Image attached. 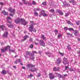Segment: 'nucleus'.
Masks as SVG:
<instances>
[{
	"mask_svg": "<svg viewBox=\"0 0 80 80\" xmlns=\"http://www.w3.org/2000/svg\"><path fill=\"white\" fill-rule=\"evenodd\" d=\"M39 43L41 46H42L43 47H45V42H44V41L43 40H39Z\"/></svg>",
	"mask_w": 80,
	"mask_h": 80,
	"instance_id": "obj_5",
	"label": "nucleus"
},
{
	"mask_svg": "<svg viewBox=\"0 0 80 80\" xmlns=\"http://www.w3.org/2000/svg\"><path fill=\"white\" fill-rule=\"evenodd\" d=\"M59 53L60 55H62V56H63V54L62 53H61L60 52H59Z\"/></svg>",
	"mask_w": 80,
	"mask_h": 80,
	"instance_id": "obj_48",
	"label": "nucleus"
},
{
	"mask_svg": "<svg viewBox=\"0 0 80 80\" xmlns=\"http://www.w3.org/2000/svg\"><path fill=\"white\" fill-rule=\"evenodd\" d=\"M2 13H3L5 15H8V12H5V10L2 11Z\"/></svg>",
	"mask_w": 80,
	"mask_h": 80,
	"instance_id": "obj_20",
	"label": "nucleus"
},
{
	"mask_svg": "<svg viewBox=\"0 0 80 80\" xmlns=\"http://www.w3.org/2000/svg\"><path fill=\"white\" fill-rule=\"evenodd\" d=\"M14 63H15V64H17V63H18L17 62V61H15Z\"/></svg>",
	"mask_w": 80,
	"mask_h": 80,
	"instance_id": "obj_61",
	"label": "nucleus"
},
{
	"mask_svg": "<svg viewBox=\"0 0 80 80\" xmlns=\"http://www.w3.org/2000/svg\"><path fill=\"white\" fill-rule=\"evenodd\" d=\"M49 12L52 13H55V10H54V9H51L49 11Z\"/></svg>",
	"mask_w": 80,
	"mask_h": 80,
	"instance_id": "obj_22",
	"label": "nucleus"
},
{
	"mask_svg": "<svg viewBox=\"0 0 80 80\" xmlns=\"http://www.w3.org/2000/svg\"><path fill=\"white\" fill-rule=\"evenodd\" d=\"M67 48L68 50H71L72 48H71V45L68 44L67 47Z\"/></svg>",
	"mask_w": 80,
	"mask_h": 80,
	"instance_id": "obj_19",
	"label": "nucleus"
},
{
	"mask_svg": "<svg viewBox=\"0 0 80 80\" xmlns=\"http://www.w3.org/2000/svg\"><path fill=\"white\" fill-rule=\"evenodd\" d=\"M8 35V32H7L5 33H4L3 35H2L3 37L4 38H7Z\"/></svg>",
	"mask_w": 80,
	"mask_h": 80,
	"instance_id": "obj_11",
	"label": "nucleus"
},
{
	"mask_svg": "<svg viewBox=\"0 0 80 80\" xmlns=\"http://www.w3.org/2000/svg\"><path fill=\"white\" fill-rule=\"evenodd\" d=\"M54 32H55V33H58V30H57L55 29L54 31Z\"/></svg>",
	"mask_w": 80,
	"mask_h": 80,
	"instance_id": "obj_53",
	"label": "nucleus"
},
{
	"mask_svg": "<svg viewBox=\"0 0 80 80\" xmlns=\"http://www.w3.org/2000/svg\"><path fill=\"white\" fill-rule=\"evenodd\" d=\"M26 53L27 55H29V56H30V52L26 51Z\"/></svg>",
	"mask_w": 80,
	"mask_h": 80,
	"instance_id": "obj_24",
	"label": "nucleus"
},
{
	"mask_svg": "<svg viewBox=\"0 0 80 80\" xmlns=\"http://www.w3.org/2000/svg\"><path fill=\"white\" fill-rule=\"evenodd\" d=\"M53 71H58V69H57V68L54 67L53 68Z\"/></svg>",
	"mask_w": 80,
	"mask_h": 80,
	"instance_id": "obj_25",
	"label": "nucleus"
},
{
	"mask_svg": "<svg viewBox=\"0 0 80 80\" xmlns=\"http://www.w3.org/2000/svg\"><path fill=\"white\" fill-rule=\"evenodd\" d=\"M66 22H67V23H68V24H69L70 25H72V22H70V21H68L67 20H66Z\"/></svg>",
	"mask_w": 80,
	"mask_h": 80,
	"instance_id": "obj_23",
	"label": "nucleus"
},
{
	"mask_svg": "<svg viewBox=\"0 0 80 80\" xmlns=\"http://www.w3.org/2000/svg\"><path fill=\"white\" fill-rule=\"evenodd\" d=\"M49 78L50 79H54L55 77V75H53L52 73H50L49 74Z\"/></svg>",
	"mask_w": 80,
	"mask_h": 80,
	"instance_id": "obj_7",
	"label": "nucleus"
},
{
	"mask_svg": "<svg viewBox=\"0 0 80 80\" xmlns=\"http://www.w3.org/2000/svg\"><path fill=\"white\" fill-rule=\"evenodd\" d=\"M35 45H38V43L36 42H35Z\"/></svg>",
	"mask_w": 80,
	"mask_h": 80,
	"instance_id": "obj_58",
	"label": "nucleus"
},
{
	"mask_svg": "<svg viewBox=\"0 0 80 80\" xmlns=\"http://www.w3.org/2000/svg\"><path fill=\"white\" fill-rule=\"evenodd\" d=\"M15 9H12L11 11H10L12 13H15Z\"/></svg>",
	"mask_w": 80,
	"mask_h": 80,
	"instance_id": "obj_34",
	"label": "nucleus"
},
{
	"mask_svg": "<svg viewBox=\"0 0 80 80\" xmlns=\"http://www.w3.org/2000/svg\"><path fill=\"white\" fill-rule=\"evenodd\" d=\"M63 5H63L64 7H66L67 6V4H64V2H63Z\"/></svg>",
	"mask_w": 80,
	"mask_h": 80,
	"instance_id": "obj_63",
	"label": "nucleus"
},
{
	"mask_svg": "<svg viewBox=\"0 0 80 80\" xmlns=\"http://www.w3.org/2000/svg\"><path fill=\"white\" fill-rule=\"evenodd\" d=\"M45 54L46 55H51V53H50L49 52H46L45 53Z\"/></svg>",
	"mask_w": 80,
	"mask_h": 80,
	"instance_id": "obj_40",
	"label": "nucleus"
},
{
	"mask_svg": "<svg viewBox=\"0 0 80 80\" xmlns=\"http://www.w3.org/2000/svg\"><path fill=\"white\" fill-rule=\"evenodd\" d=\"M64 5H65V4H67V6H68V7H70V4L68 3L67 2H64Z\"/></svg>",
	"mask_w": 80,
	"mask_h": 80,
	"instance_id": "obj_31",
	"label": "nucleus"
},
{
	"mask_svg": "<svg viewBox=\"0 0 80 80\" xmlns=\"http://www.w3.org/2000/svg\"><path fill=\"white\" fill-rule=\"evenodd\" d=\"M15 22L16 23H18L20 22V18H17L15 20Z\"/></svg>",
	"mask_w": 80,
	"mask_h": 80,
	"instance_id": "obj_12",
	"label": "nucleus"
},
{
	"mask_svg": "<svg viewBox=\"0 0 80 80\" xmlns=\"http://www.w3.org/2000/svg\"><path fill=\"white\" fill-rule=\"evenodd\" d=\"M42 4L43 5H46V2H44L42 3Z\"/></svg>",
	"mask_w": 80,
	"mask_h": 80,
	"instance_id": "obj_49",
	"label": "nucleus"
},
{
	"mask_svg": "<svg viewBox=\"0 0 80 80\" xmlns=\"http://www.w3.org/2000/svg\"><path fill=\"white\" fill-rule=\"evenodd\" d=\"M62 59L61 58H58L56 61V63L57 64H60L62 62Z\"/></svg>",
	"mask_w": 80,
	"mask_h": 80,
	"instance_id": "obj_8",
	"label": "nucleus"
},
{
	"mask_svg": "<svg viewBox=\"0 0 80 80\" xmlns=\"http://www.w3.org/2000/svg\"><path fill=\"white\" fill-rule=\"evenodd\" d=\"M41 76V74L40 73H38V75H37V77H40Z\"/></svg>",
	"mask_w": 80,
	"mask_h": 80,
	"instance_id": "obj_55",
	"label": "nucleus"
},
{
	"mask_svg": "<svg viewBox=\"0 0 80 80\" xmlns=\"http://www.w3.org/2000/svg\"><path fill=\"white\" fill-rule=\"evenodd\" d=\"M8 49L7 47H5L1 49V50L2 52H5L6 50Z\"/></svg>",
	"mask_w": 80,
	"mask_h": 80,
	"instance_id": "obj_9",
	"label": "nucleus"
},
{
	"mask_svg": "<svg viewBox=\"0 0 80 80\" xmlns=\"http://www.w3.org/2000/svg\"><path fill=\"white\" fill-rule=\"evenodd\" d=\"M27 4H28V5H32V4L30 3V2H27Z\"/></svg>",
	"mask_w": 80,
	"mask_h": 80,
	"instance_id": "obj_52",
	"label": "nucleus"
},
{
	"mask_svg": "<svg viewBox=\"0 0 80 80\" xmlns=\"http://www.w3.org/2000/svg\"><path fill=\"white\" fill-rule=\"evenodd\" d=\"M67 68H69L68 66H67L65 67V70H67Z\"/></svg>",
	"mask_w": 80,
	"mask_h": 80,
	"instance_id": "obj_50",
	"label": "nucleus"
},
{
	"mask_svg": "<svg viewBox=\"0 0 80 80\" xmlns=\"http://www.w3.org/2000/svg\"><path fill=\"white\" fill-rule=\"evenodd\" d=\"M64 30L65 31H66L68 30V28L67 27H65L64 28Z\"/></svg>",
	"mask_w": 80,
	"mask_h": 80,
	"instance_id": "obj_39",
	"label": "nucleus"
},
{
	"mask_svg": "<svg viewBox=\"0 0 80 80\" xmlns=\"http://www.w3.org/2000/svg\"><path fill=\"white\" fill-rule=\"evenodd\" d=\"M77 39L78 41H80V39L79 38H77Z\"/></svg>",
	"mask_w": 80,
	"mask_h": 80,
	"instance_id": "obj_62",
	"label": "nucleus"
},
{
	"mask_svg": "<svg viewBox=\"0 0 80 80\" xmlns=\"http://www.w3.org/2000/svg\"><path fill=\"white\" fill-rule=\"evenodd\" d=\"M8 27H10V28H12L13 26V25L12 24H11L10 25H8Z\"/></svg>",
	"mask_w": 80,
	"mask_h": 80,
	"instance_id": "obj_37",
	"label": "nucleus"
},
{
	"mask_svg": "<svg viewBox=\"0 0 80 80\" xmlns=\"http://www.w3.org/2000/svg\"><path fill=\"white\" fill-rule=\"evenodd\" d=\"M68 15H69L68 14V13H66V15H65V17H67Z\"/></svg>",
	"mask_w": 80,
	"mask_h": 80,
	"instance_id": "obj_54",
	"label": "nucleus"
},
{
	"mask_svg": "<svg viewBox=\"0 0 80 80\" xmlns=\"http://www.w3.org/2000/svg\"><path fill=\"white\" fill-rule=\"evenodd\" d=\"M58 77L59 78H62V76L60 74H59V75L58 76Z\"/></svg>",
	"mask_w": 80,
	"mask_h": 80,
	"instance_id": "obj_43",
	"label": "nucleus"
},
{
	"mask_svg": "<svg viewBox=\"0 0 80 80\" xmlns=\"http://www.w3.org/2000/svg\"><path fill=\"white\" fill-rule=\"evenodd\" d=\"M7 47H8L9 48V52H11V51H13L12 50H11V49H10V46H7Z\"/></svg>",
	"mask_w": 80,
	"mask_h": 80,
	"instance_id": "obj_42",
	"label": "nucleus"
},
{
	"mask_svg": "<svg viewBox=\"0 0 80 80\" xmlns=\"http://www.w3.org/2000/svg\"><path fill=\"white\" fill-rule=\"evenodd\" d=\"M35 53L37 54L38 53L36 51H32V53L31 54V56L30 58V59L31 60H33L35 58V57H33L35 55Z\"/></svg>",
	"mask_w": 80,
	"mask_h": 80,
	"instance_id": "obj_3",
	"label": "nucleus"
},
{
	"mask_svg": "<svg viewBox=\"0 0 80 80\" xmlns=\"http://www.w3.org/2000/svg\"><path fill=\"white\" fill-rule=\"evenodd\" d=\"M76 23L77 25H79L80 24V21H76Z\"/></svg>",
	"mask_w": 80,
	"mask_h": 80,
	"instance_id": "obj_32",
	"label": "nucleus"
},
{
	"mask_svg": "<svg viewBox=\"0 0 80 80\" xmlns=\"http://www.w3.org/2000/svg\"><path fill=\"white\" fill-rule=\"evenodd\" d=\"M32 32H37V30H36L35 28H33V29L32 30Z\"/></svg>",
	"mask_w": 80,
	"mask_h": 80,
	"instance_id": "obj_44",
	"label": "nucleus"
},
{
	"mask_svg": "<svg viewBox=\"0 0 80 80\" xmlns=\"http://www.w3.org/2000/svg\"><path fill=\"white\" fill-rule=\"evenodd\" d=\"M12 8H9V12H10L11 11H12Z\"/></svg>",
	"mask_w": 80,
	"mask_h": 80,
	"instance_id": "obj_51",
	"label": "nucleus"
},
{
	"mask_svg": "<svg viewBox=\"0 0 80 80\" xmlns=\"http://www.w3.org/2000/svg\"><path fill=\"white\" fill-rule=\"evenodd\" d=\"M33 75L32 73H30V75L28 76V78H32Z\"/></svg>",
	"mask_w": 80,
	"mask_h": 80,
	"instance_id": "obj_26",
	"label": "nucleus"
},
{
	"mask_svg": "<svg viewBox=\"0 0 80 80\" xmlns=\"http://www.w3.org/2000/svg\"><path fill=\"white\" fill-rule=\"evenodd\" d=\"M55 75H56V76H57V77H58V76L60 74H58V73L57 72H55Z\"/></svg>",
	"mask_w": 80,
	"mask_h": 80,
	"instance_id": "obj_47",
	"label": "nucleus"
},
{
	"mask_svg": "<svg viewBox=\"0 0 80 80\" xmlns=\"http://www.w3.org/2000/svg\"><path fill=\"white\" fill-rule=\"evenodd\" d=\"M22 24L25 26L27 24V22L26 21H25L24 22H23V23H22Z\"/></svg>",
	"mask_w": 80,
	"mask_h": 80,
	"instance_id": "obj_29",
	"label": "nucleus"
},
{
	"mask_svg": "<svg viewBox=\"0 0 80 80\" xmlns=\"http://www.w3.org/2000/svg\"><path fill=\"white\" fill-rule=\"evenodd\" d=\"M19 5H23V3H22L21 2H19Z\"/></svg>",
	"mask_w": 80,
	"mask_h": 80,
	"instance_id": "obj_57",
	"label": "nucleus"
},
{
	"mask_svg": "<svg viewBox=\"0 0 80 80\" xmlns=\"http://www.w3.org/2000/svg\"><path fill=\"white\" fill-rule=\"evenodd\" d=\"M69 2L70 3H72L73 5H74L76 4V2H75V0H71V1H70V0H69Z\"/></svg>",
	"mask_w": 80,
	"mask_h": 80,
	"instance_id": "obj_14",
	"label": "nucleus"
},
{
	"mask_svg": "<svg viewBox=\"0 0 80 80\" xmlns=\"http://www.w3.org/2000/svg\"><path fill=\"white\" fill-rule=\"evenodd\" d=\"M10 15L11 17H13V14H10Z\"/></svg>",
	"mask_w": 80,
	"mask_h": 80,
	"instance_id": "obj_64",
	"label": "nucleus"
},
{
	"mask_svg": "<svg viewBox=\"0 0 80 80\" xmlns=\"http://www.w3.org/2000/svg\"><path fill=\"white\" fill-rule=\"evenodd\" d=\"M1 73L3 75H6L7 74V71H5V70H3L1 72Z\"/></svg>",
	"mask_w": 80,
	"mask_h": 80,
	"instance_id": "obj_15",
	"label": "nucleus"
},
{
	"mask_svg": "<svg viewBox=\"0 0 80 80\" xmlns=\"http://www.w3.org/2000/svg\"><path fill=\"white\" fill-rule=\"evenodd\" d=\"M24 39H22V42H23L25 41V40H26L28 38H29V36H28V35H26L25 36H24Z\"/></svg>",
	"mask_w": 80,
	"mask_h": 80,
	"instance_id": "obj_10",
	"label": "nucleus"
},
{
	"mask_svg": "<svg viewBox=\"0 0 80 80\" xmlns=\"http://www.w3.org/2000/svg\"><path fill=\"white\" fill-rule=\"evenodd\" d=\"M38 70V69L37 68H34L32 69H31L30 71L32 72H34L35 71H37Z\"/></svg>",
	"mask_w": 80,
	"mask_h": 80,
	"instance_id": "obj_13",
	"label": "nucleus"
},
{
	"mask_svg": "<svg viewBox=\"0 0 80 80\" xmlns=\"http://www.w3.org/2000/svg\"><path fill=\"white\" fill-rule=\"evenodd\" d=\"M34 14L35 15V16L37 17V16L38 15V13L37 12H34Z\"/></svg>",
	"mask_w": 80,
	"mask_h": 80,
	"instance_id": "obj_36",
	"label": "nucleus"
},
{
	"mask_svg": "<svg viewBox=\"0 0 80 80\" xmlns=\"http://www.w3.org/2000/svg\"><path fill=\"white\" fill-rule=\"evenodd\" d=\"M0 28H2V30H3L4 28H5V26L4 25L0 26Z\"/></svg>",
	"mask_w": 80,
	"mask_h": 80,
	"instance_id": "obj_27",
	"label": "nucleus"
},
{
	"mask_svg": "<svg viewBox=\"0 0 80 80\" xmlns=\"http://www.w3.org/2000/svg\"><path fill=\"white\" fill-rule=\"evenodd\" d=\"M58 13H59V14L60 15H63V13L62 12V11H60V10H58L57 11Z\"/></svg>",
	"mask_w": 80,
	"mask_h": 80,
	"instance_id": "obj_18",
	"label": "nucleus"
},
{
	"mask_svg": "<svg viewBox=\"0 0 80 80\" xmlns=\"http://www.w3.org/2000/svg\"><path fill=\"white\" fill-rule=\"evenodd\" d=\"M29 48H33V45L32 44H30L29 46Z\"/></svg>",
	"mask_w": 80,
	"mask_h": 80,
	"instance_id": "obj_33",
	"label": "nucleus"
},
{
	"mask_svg": "<svg viewBox=\"0 0 80 80\" xmlns=\"http://www.w3.org/2000/svg\"><path fill=\"white\" fill-rule=\"evenodd\" d=\"M73 31H74L73 33H74L75 35L77 36V34L78 33V31L77 30H75Z\"/></svg>",
	"mask_w": 80,
	"mask_h": 80,
	"instance_id": "obj_21",
	"label": "nucleus"
},
{
	"mask_svg": "<svg viewBox=\"0 0 80 80\" xmlns=\"http://www.w3.org/2000/svg\"><path fill=\"white\" fill-rule=\"evenodd\" d=\"M66 35L68 36H70V35H71V34H70V33H68V32H67L66 33Z\"/></svg>",
	"mask_w": 80,
	"mask_h": 80,
	"instance_id": "obj_46",
	"label": "nucleus"
},
{
	"mask_svg": "<svg viewBox=\"0 0 80 80\" xmlns=\"http://www.w3.org/2000/svg\"><path fill=\"white\" fill-rule=\"evenodd\" d=\"M7 21H8V23H12L11 22H10L9 21V20H12V18H11L10 17H7Z\"/></svg>",
	"mask_w": 80,
	"mask_h": 80,
	"instance_id": "obj_16",
	"label": "nucleus"
},
{
	"mask_svg": "<svg viewBox=\"0 0 80 80\" xmlns=\"http://www.w3.org/2000/svg\"><path fill=\"white\" fill-rule=\"evenodd\" d=\"M0 5H3V2H1L0 3Z\"/></svg>",
	"mask_w": 80,
	"mask_h": 80,
	"instance_id": "obj_60",
	"label": "nucleus"
},
{
	"mask_svg": "<svg viewBox=\"0 0 80 80\" xmlns=\"http://www.w3.org/2000/svg\"><path fill=\"white\" fill-rule=\"evenodd\" d=\"M18 62H20V59H16V61H18Z\"/></svg>",
	"mask_w": 80,
	"mask_h": 80,
	"instance_id": "obj_56",
	"label": "nucleus"
},
{
	"mask_svg": "<svg viewBox=\"0 0 80 80\" xmlns=\"http://www.w3.org/2000/svg\"><path fill=\"white\" fill-rule=\"evenodd\" d=\"M26 66L27 67V68L30 69V67L31 68H34L35 67V65H34L32 64H28Z\"/></svg>",
	"mask_w": 80,
	"mask_h": 80,
	"instance_id": "obj_4",
	"label": "nucleus"
},
{
	"mask_svg": "<svg viewBox=\"0 0 80 80\" xmlns=\"http://www.w3.org/2000/svg\"><path fill=\"white\" fill-rule=\"evenodd\" d=\"M30 23H31V25H29V27L28 28V30L29 32H33V29L34 28L33 24H34V23L33 22V21H31Z\"/></svg>",
	"mask_w": 80,
	"mask_h": 80,
	"instance_id": "obj_1",
	"label": "nucleus"
},
{
	"mask_svg": "<svg viewBox=\"0 0 80 80\" xmlns=\"http://www.w3.org/2000/svg\"><path fill=\"white\" fill-rule=\"evenodd\" d=\"M23 2V3L25 4V5H27V2H26V0H22Z\"/></svg>",
	"mask_w": 80,
	"mask_h": 80,
	"instance_id": "obj_30",
	"label": "nucleus"
},
{
	"mask_svg": "<svg viewBox=\"0 0 80 80\" xmlns=\"http://www.w3.org/2000/svg\"><path fill=\"white\" fill-rule=\"evenodd\" d=\"M63 60L64 61L63 62V63L65 65H66L67 64H69V62H68V60L67 59V58H64Z\"/></svg>",
	"mask_w": 80,
	"mask_h": 80,
	"instance_id": "obj_6",
	"label": "nucleus"
},
{
	"mask_svg": "<svg viewBox=\"0 0 80 80\" xmlns=\"http://www.w3.org/2000/svg\"><path fill=\"white\" fill-rule=\"evenodd\" d=\"M68 30L69 31H74L73 28H69Z\"/></svg>",
	"mask_w": 80,
	"mask_h": 80,
	"instance_id": "obj_35",
	"label": "nucleus"
},
{
	"mask_svg": "<svg viewBox=\"0 0 80 80\" xmlns=\"http://www.w3.org/2000/svg\"><path fill=\"white\" fill-rule=\"evenodd\" d=\"M42 15L43 17H47V16H48V15L45 13V11L44 10H42L41 11V12L39 13V17H41Z\"/></svg>",
	"mask_w": 80,
	"mask_h": 80,
	"instance_id": "obj_2",
	"label": "nucleus"
},
{
	"mask_svg": "<svg viewBox=\"0 0 80 80\" xmlns=\"http://www.w3.org/2000/svg\"><path fill=\"white\" fill-rule=\"evenodd\" d=\"M29 41L32 42H33V38H29Z\"/></svg>",
	"mask_w": 80,
	"mask_h": 80,
	"instance_id": "obj_41",
	"label": "nucleus"
},
{
	"mask_svg": "<svg viewBox=\"0 0 80 80\" xmlns=\"http://www.w3.org/2000/svg\"><path fill=\"white\" fill-rule=\"evenodd\" d=\"M41 36L42 39H43V40H46V37H45V36H44V35L42 34H41Z\"/></svg>",
	"mask_w": 80,
	"mask_h": 80,
	"instance_id": "obj_17",
	"label": "nucleus"
},
{
	"mask_svg": "<svg viewBox=\"0 0 80 80\" xmlns=\"http://www.w3.org/2000/svg\"><path fill=\"white\" fill-rule=\"evenodd\" d=\"M62 34H59L58 35V38H60L62 37Z\"/></svg>",
	"mask_w": 80,
	"mask_h": 80,
	"instance_id": "obj_38",
	"label": "nucleus"
},
{
	"mask_svg": "<svg viewBox=\"0 0 80 80\" xmlns=\"http://www.w3.org/2000/svg\"><path fill=\"white\" fill-rule=\"evenodd\" d=\"M36 3L34 1H32V5H36Z\"/></svg>",
	"mask_w": 80,
	"mask_h": 80,
	"instance_id": "obj_45",
	"label": "nucleus"
},
{
	"mask_svg": "<svg viewBox=\"0 0 80 80\" xmlns=\"http://www.w3.org/2000/svg\"><path fill=\"white\" fill-rule=\"evenodd\" d=\"M25 20L24 19H20V22H21L22 23L24 22H25Z\"/></svg>",
	"mask_w": 80,
	"mask_h": 80,
	"instance_id": "obj_28",
	"label": "nucleus"
},
{
	"mask_svg": "<svg viewBox=\"0 0 80 80\" xmlns=\"http://www.w3.org/2000/svg\"><path fill=\"white\" fill-rule=\"evenodd\" d=\"M37 11H40V8H37Z\"/></svg>",
	"mask_w": 80,
	"mask_h": 80,
	"instance_id": "obj_59",
	"label": "nucleus"
}]
</instances>
